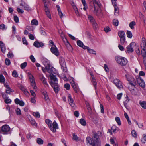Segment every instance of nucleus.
<instances>
[{"instance_id":"nucleus-1","label":"nucleus","mask_w":146,"mask_h":146,"mask_svg":"<svg viewBox=\"0 0 146 146\" xmlns=\"http://www.w3.org/2000/svg\"><path fill=\"white\" fill-rule=\"evenodd\" d=\"M46 123L48 125L50 130L53 132L56 131V129L58 128V125L55 121L53 123L52 121L49 119H46L45 120Z\"/></svg>"},{"instance_id":"nucleus-2","label":"nucleus","mask_w":146,"mask_h":146,"mask_svg":"<svg viewBox=\"0 0 146 146\" xmlns=\"http://www.w3.org/2000/svg\"><path fill=\"white\" fill-rule=\"evenodd\" d=\"M126 79L129 83V84L131 86L132 88L131 90H134L136 85V82L134 78L129 73H126L125 74Z\"/></svg>"},{"instance_id":"nucleus-3","label":"nucleus","mask_w":146,"mask_h":146,"mask_svg":"<svg viewBox=\"0 0 146 146\" xmlns=\"http://www.w3.org/2000/svg\"><path fill=\"white\" fill-rule=\"evenodd\" d=\"M115 59L117 62L122 66L125 65L128 62L126 58L120 56H117Z\"/></svg>"},{"instance_id":"nucleus-4","label":"nucleus","mask_w":146,"mask_h":146,"mask_svg":"<svg viewBox=\"0 0 146 146\" xmlns=\"http://www.w3.org/2000/svg\"><path fill=\"white\" fill-rule=\"evenodd\" d=\"M10 128L7 125H5L1 127L0 132L4 134H7L9 133Z\"/></svg>"},{"instance_id":"nucleus-5","label":"nucleus","mask_w":146,"mask_h":146,"mask_svg":"<svg viewBox=\"0 0 146 146\" xmlns=\"http://www.w3.org/2000/svg\"><path fill=\"white\" fill-rule=\"evenodd\" d=\"M96 140H94L92 138L90 137H87L86 139V142L87 144H89L92 146H95L96 144L98 145L99 143H96Z\"/></svg>"},{"instance_id":"nucleus-6","label":"nucleus","mask_w":146,"mask_h":146,"mask_svg":"<svg viewBox=\"0 0 146 146\" xmlns=\"http://www.w3.org/2000/svg\"><path fill=\"white\" fill-rule=\"evenodd\" d=\"M59 62L61 66V68L64 72L67 71V69L66 67V63L65 59L64 58H61L59 60Z\"/></svg>"},{"instance_id":"nucleus-7","label":"nucleus","mask_w":146,"mask_h":146,"mask_svg":"<svg viewBox=\"0 0 146 146\" xmlns=\"http://www.w3.org/2000/svg\"><path fill=\"white\" fill-rule=\"evenodd\" d=\"M50 84L53 88L56 93H57L60 90V88L58 83H54L52 81L50 82Z\"/></svg>"},{"instance_id":"nucleus-8","label":"nucleus","mask_w":146,"mask_h":146,"mask_svg":"<svg viewBox=\"0 0 146 146\" xmlns=\"http://www.w3.org/2000/svg\"><path fill=\"white\" fill-rule=\"evenodd\" d=\"M88 19L89 21L92 24L93 28L94 29H96L98 27L97 24L95 21L94 19L91 15H88Z\"/></svg>"},{"instance_id":"nucleus-9","label":"nucleus","mask_w":146,"mask_h":146,"mask_svg":"<svg viewBox=\"0 0 146 146\" xmlns=\"http://www.w3.org/2000/svg\"><path fill=\"white\" fill-rule=\"evenodd\" d=\"M45 68L47 72L50 73V74H52V72L53 71L54 68L51 67L50 64L49 63H47V64H44Z\"/></svg>"},{"instance_id":"nucleus-10","label":"nucleus","mask_w":146,"mask_h":146,"mask_svg":"<svg viewBox=\"0 0 146 146\" xmlns=\"http://www.w3.org/2000/svg\"><path fill=\"white\" fill-rule=\"evenodd\" d=\"M113 82L118 88L121 89L123 88L121 82L118 79H115L113 80Z\"/></svg>"},{"instance_id":"nucleus-11","label":"nucleus","mask_w":146,"mask_h":146,"mask_svg":"<svg viewBox=\"0 0 146 146\" xmlns=\"http://www.w3.org/2000/svg\"><path fill=\"white\" fill-rule=\"evenodd\" d=\"M20 5L23 7L24 9L27 11H29L31 10V8L29 7V6L25 2L22 1H21V3L20 4Z\"/></svg>"},{"instance_id":"nucleus-12","label":"nucleus","mask_w":146,"mask_h":146,"mask_svg":"<svg viewBox=\"0 0 146 146\" xmlns=\"http://www.w3.org/2000/svg\"><path fill=\"white\" fill-rule=\"evenodd\" d=\"M50 50L53 54L56 56H58L59 55V52L58 51V50L57 48L55 45H54V46H52L51 47Z\"/></svg>"},{"instance_id":"nucleus-13","label":"nucleus","mask_w":146,"mask_h":146,"mask_svg":"<svg viewBox=\"0 0 146 146\" xmlns=\"http://www.w3.org/2000/svg\"><path fill=\"white\" fill-rule=\"evenodd\" d=\"M99 133H101L100 132V131H98L97 133L95 131L93 132L92 137L96 139L95 141L96 143H99L100 142L99 139L98 138V135Z\"/></svg>"},{"instance_id":"nucleus-14","label":"nucleus","mask_w":146,"mask_h":146,"mask_svg":"<svg viewBox=\"0 0 146 146\" xmlns=\"http://www.w3.org/2000/svg\"><path fill=\"white\" fill-rule=\"evenodd\" d=\"M68 98L69 104L70 106H71L72 107H74L75 106V104L74 102V100L71 97L70 94H68Z\"/></svg>"},{"instance_id":"nucleus-15","label":"nucleus","mask_w":146,"mask_h":146,"mask_svg":"<svg viewBox=\"0 0 146 146\" xmlns=\"http://www.w3.org/2000/svg\"><path fill=\"white\" fill-rule=\"evenodd\" d=\"M4 86L6 88V93L9 94H10L11 92H13L14 90L10 88L9 85L6 84L4 83Z\"/></svg>"},{"instance_id":"nucleus-16","label":"nucleus","mask_w":146,"mask_h":146,"mask_svg":"<svg viewBox=\"0 0 146 146\" xmlns=\"http://www.w3.org/2000/svg\"><path fill=\"white\" fill-rule=\"evenodd\" d=\"M141 47V49H146V40L144 37H143L142 38Z\"/></svg>"},{"instance_id":"nucleus-17","label":"nucleus","mask_w":146,"mask_h":146,"mask_svg":"<svg viewBox=\"0 0 146 146\" xmlns=\"http://www.w3.org/2000/svg\"><path fill=\"white\" fill-rule=\"evenodd\" d=\"M134 42H131L127 47V51L129 53H131L134 50L133 47V45L134 44Z\"/></svg>"},{"instance_id":"nucleus-18","label":"nucleus","mask_w":146,"mask_h":146,"mask_svg":"<svg viewBox=\"0 0 146 146\" xmlns=\"http://www.w3.org/2000/svg\"><path fill=\"white\" fill-rule=\"evenodd\" d=\"M33 45L35 47L38 48L40 47H42L44 46V44L42 42H40L38 41H36L34 43Z\"/></svg>"},{"instance_id":"nucleus-19","label":"nucleus","mask_w":146,"mask_h":146,"mask_svg":"<svg viewBox=\"0 0 146 146\" xmlns=\"http://www.w3.org/2000/svg\"><path fill=\"white\" fill-rule=\"evenodd\" d=\"M40 79L45 87H48V85L46 81V80L43 75L40 76Z\"/></svg>"},{"instance_id":"nucleus-20","label":"nucleus","mask_w":146,"mask_h":146,"mask_svg":"<svg viewBox=\"0 0 146 146\" xmlns=\"http://www.w3.org/2000/svg\"><path fill=\"white\" fill-rule=\"evenodd\" d=\"M27 75L29 77V79L31 84L35 83V78L33 76L30 72L27 73Z\"/></svg>"},{"instance_id":"nucleus-21","label":"nucleus","mask_w":146,"mask_h":146,"mask_svg":"<svg viewBox=\"0 0 146 146\" xmlns=\"http://www.w3.org/2000/svg\"><path fill=\"white\" fill-rule=\"evenodd\" d=\"M137 83L142 88H144L145 86L144 81L141 78H138L137 79Z\"/></svg>"},{"instance_id":"nucleus-22","label":"nucleus","mask_w":146,"mask_h":146,"mask_svg":"<svg viewBox=\"0 0 146 146\" xmlns=\"http://www.w3.org/2000/svg\"><path fill=\"white\" fill-rule=\"evenodd\" d=\"M15 102L17 104H19L20 106H23L24 105L25 103L22 100H20L17 98L15 100Z\"/></svg>"},{"instance_id":"nucleus-23","label":"nucleus","mask_w":146,"mask_h":146,"mask_svg":"<svg viewBox=\"0 0 146 146\" xmlns=\"http://www.w3.org/2000/svg\"><path fill=\"white\" fill-rule=\"evenodd\" d=\"M50 79L52 80L54 83H58L57 78L56 77L52 74H50Z\"/></svg>"},{"instance_id":"nucleus-24","label":"nucleus","mask_w":146,"mask_h":146,"mask_svg":"<svg viewBox=\"0 0 146 146\" xmlns=\"http://www.w3.org/2000/svg\"><path fill=\"white\" fill-rule=\"evenodd\" d=\"M0 43L1 50L2 52L5 53L6 50V48L5 44L3 43V42L2 41H0Z\"/></svg>"},{"instance_id":"nucleus-25","label":"nucleus","mask_w":146,"mask_h":146,"mask_svg":"<svg viewBox=\"0 0 146 146\" xmlns=\"http://www.w3.org/2000/svg\"><path fill=\"white\" fill-rule=\"evenodd\" d=\"M71 85L72 88H73L74 91L76 92V93H77L78 92V87L77 85H76L74 83V82L73 81H72V82H71Z\"/></svg>"},{"instance_id":"nucleus-26","label":"nucleus","mask_w":146,"mask_h":146,"mask_svg":"<svg viewBox=\"0 0 146 146\" xmlns=\"http://www.w3.org/2000/svg\"><path fill=\"white\" fill-rule=\"evenodd\" d=\"M118 35L120 38L125 37V32L123 31H119L118 32Z\"/></svg>"},{"instance_id":"nucleus-27","label":"nucleus","mask_w":146,"mask_h":146,"mask_svg":"<svg viewBox=\"0 0 146 146\" xmlns=\"http://www.w3.org/2000/svg\"><path fill=\"white\" fill-rule=\"evenodd\" d=\"M56 6L59 15L60 16V17L61 18H63L64 16V15L61 11V10L59 6L58 5H57Z\"/></svg>"},{"instance_id":"nucleus-28","label":"nucleus","mask_w":146,"mask_h":146,"mask_svg":"<svg viewBox=\"0 0 146 146\" xmlns=\"http://www.w3.org/2000/svg\"><path fill=\"white\" fill-rule=\"evenodd\" d=\"M77 45L84 49H86V46L84 45L83 42L80 40H78L77 41Z\"/></svg>"},{"instance_id":"nucleus-29","label":"nucleus","mask_w":146,"mask_h":146,"mask_svg":"<svg viewBox=\"0 0 146 146\" xmlns=\"http://www.w3.org/2000/svg\"><path fill=\"white\" fill-rule=\"evenodd\" d=\"M43 95L44 96V99L47 102H48L49 101V98L48 96V95L47 92H44L42 93Z\"/></svg>"},{"instance_id":"nucleus-30","label":"nucleus","mask_w":146,"mask_h":146,"mask_svg":"<svg viewBox=\"0 0 146 146\" xmlns=\"http://www.w3.org/2000/svg\"><path fill=\"white\" fill-rule=\"evenodd\" d=\"M92 82L93 83V85L94 87V88L96 89V84L97 83L96 81V80L95 79V77L94 76H92Z\"/></svg>"},{"instance_id":"nucleus-31","label":"nucleus","mask_w":146,"mask_h":146,"mask_svg":"<svg viewBox=\"0 0 146 146\" xmlns=\"http://www.w3.org/2000/svg\"><path fill=\"white\" fill-rule=\"evenodd\" d=\"M139 104L145 109H146V102L145 101H140Z\"/></svg>"},{"instance_id":"nucleus-32","label":"nucleus","mask_w":146,"mask_h":146,"mask_svg":"<svg viewBox=\"0 0 146 146\" xmlns=\"http://www.w3.org/2000/svg\"><path fill=\"white\" fill-rule=\"evenodd\" d=\"M86 49H87L88 50V52L90 53H92L96 54V52L93 49H90V48L87 46H86Z\"/></svg>"},{"instance_id":"nucleus-33","label":"nucleus","mask_w":146,"mask_h":146,"mask_svg":"<svg viewBox=\"0 0 146 146\" xmlns=\"http://www.w3.org/2000/svg\"><path fill=\"white\" fill-rule=\"evenodd\" d=\"M127 36L129 38H131L133 36L132 32L130 31H127L126 33Z\"/></svg>"},{"instance_id":"nucleus-34","label":"nucleus","mask_w":146,"mask_h":146,"mask_svg":"<svg viewBox=\"0 0 146 146\" xmlns=\"http://www.w3.org/2000/svg\"><path fill=\"white\" fill-rule=\"evenodd\" d=\"M136 25V23L134 21H133L131 22L129 24V26L132 29H134V26Z\"/></svg>"},{"instance_id":"nucleus-35","label":"nucleus","mask_w":146,"mask_h":146,"mask_svg":"<svg viewBox=\"0 0 146 146\" xmlns=\"http://www.w3.org/2000/svg\"><path fill=\"white\" fill-rule=\"evenodd\" d=\"M31 24L32 25H37L38 24V21L35 19L32 20Z\"/></svg>"},{"instance_id":"nucleus-36","label":"nucleus","mask_w":146,"mask_h":146,"mask_svg":"<svg viewBox=\"0 0 146 146\" xmlns=\"http://www.w3.org/2000/svg\"><path fill=\"white\" fill-rule=\"evenodd\" d=\"M141 53L143 58L146 57V49H142L141 50Z\"/></svg>"},{"instance_id":"nucleus-37","label":"nucleus","mask_w":146,"mask_h":146,"mask_svg":"<svg viewBox=\"0 0 146 146\" xmlns=\"http://www.w3.org/2000/svg\"><path fill=\"white\" fill-rule=\"evenodd\" d=\"M126 99L125 101L123 102L124 106L126 108L127 104L129 102L130 100V99L127 96H126L125 97Z\"/></svg>"},{"instance_id":"nucleus-38","label":"nucleus","mask_w":146,"mask_h":146,"mask_svg":"<svg viewBox=\"0 0 146 146\" xmlns=\"http://www.w3.org/2000/svg\"><path fill=\"white\" fill-rule=\"evenodd\" d=\"M94 6V13H96V14L97 13V11L98 10V7H99L98 6L97 4H93ZM100 6H101V5H100Z\"/></svg>"},{"instance_id":"nucleus-39","label":"nucleus","mask_w":146,"mask_h":146,"mask_svg":"<svg viewBox=\"0 0 146 146\" xmlns=\"http://www.w3.org/2000/svg\"><path fill=\"white\" fill-rule=\"evenodd\" d=\"M120 42L121 45H123L126 42L125 41V37L120 38Z\"/></svg>"},{"instance_id":"nucleus-40","label":"nucleus","mask_w":146,"mask_h":146,"mask_svg":"<svg viewBox=\"0 0 146 146\" xmlns=\"http://www.w3.org/2000/svg\"><path fill=\"white\" fill-rule=\"evenodd\" d=\"M141 141L143 143H145L146 141V134H144L143 135V137L141 139Z\"/></svg>"},{"instance_id":"nucleus-41","label":"nucleus","mask_w":146,"mask_h":146,"mask_svg":"<svg viewBox=\"0 0 146 146\" xmlns=\"http://www.w3.org/2000/svg\"><path fill=\"white\" fill-rule=\"evenodd\" d=\"M115 121L119 125H121V123L120 121V119L119 117H115Z\"/></svg>"},{"instance_id":"nucleus-42","label":"nucleus","mask_w":146,"mask_h":146,"mask_svg":"<svg viewBox=\"0 0 146 146\" xmlns=\"http://www.w3.org/2000/svg\"><path fill=\"white\" fill-rule=\"evenodd\" d=\"M113 24L115 26H117L118 25L119 21L118 20L116 19H114L113 21Z\"/></svg>"},{"instance_id":"nucleus-43","label":"nucleus","mask_w":146,"mask_h":146,"mask_svg":"<svg viewBox=\"0 0 146 146\" xmlns=\"http://www.w3.org/2000/svg\"><path fill=\"white\" fill-rule=\"evenodd\" d=\"M5 80L4 76L2 75H0V82L4 83Z\"/></svg>"},{"instance_id":"nucleus-44","label":"nucleus","mask_w":146,"mask_h":146,"mask_svg":"<svg viewBox=\"0 0 146 146\" xmlns=\"http://www.w3.org/2000/svg\"><path fill=\"white\" fill-rule=\"evenodd\" d=\"M33 115L36 117L39 118L40 117V115L38 112H33Z\"/></svg>"},{"instance_id":"nucleus-45","label":"nucleus","mask_w":146,"mask_h":146,"mask_svg":"<svg viewBox=\"0 0 146 146\" xmlns=\"http://www.w3.org/2000/svg\"><path fill=\"white\" fill-rule=\"evenodd\" d=\"M37 142L38 144H42L43 143V141L41 138H38L37 139Z\"/></svg>"},{"instance_id":"nucleus-46","label":"nucleus","mask_w":146,"mask_h":146,"mask_svg":"<svg viewBox=\"0 0 146 146\" xmlns=\"http://www.w3.org/2000/svg\"><path fill=\"white\" fill-rule=\"evenodd\" d=\"M80 122L81 124L82 125L85 126L86 125V122L85 120L83 119H80Z\"/></svg>"},{"instance_id":"nucleus-47","label":"nucleus","mask_w":146,"mask_h":146,"mask_svg":"<svg viewBox=\"0 0 146 146\" xmlns=\"http://www.w3.org/2000/svg\"><path fill=\"white\" fill-rule=\"evenodd\" d=\"M66 46L68 49L69 51L72 50V47L69 43H67V44H66Z\"/></svg>"},{"instance_id":"nucleus-48","label":"nucleus","mask_w":146,"mask_h":146,"mask_svg":"<svg viewBox=\"0 0 146 146\" xmlns=\"http://www.w3.org/2000/svg\"><path fill=\"white\" fill-rule=\"evenodd\" d=\"M5 62L6 65L7 66L11 64V62L10 60L7 58L5 59Z\"/></svg>"},{"instance_id":"nucleus-49","label":"nucleus","mask_w":146,"mask_h":146,"mask_svg":"<svg viewBox=\"0 0 146 146\" xmlns=\"http://www.w3.org/2000/svg\"><path fill=\"white\" fill-rule=\"evenodd\" d=\"M31 123L33 126L35 127H36L37 125V123L35 121L34 119H31Z\"/></svg>"},{"instance_id":"nucleus-50","label":"nucleus","mask_w":146,"mask_h":146,"mask_svg":"<svg viewBox=\"0 0 146 146\" xmlns=\"http://www.w3.org/2000/svg\"><path fill=\"white\" fill-rule=\"evenodd\" d=\"M31 85L33 87V89L34 91H36V89L37 88V86H36L35 83H34L31 84Z\"/></svg>"},{"instance_id":"nucleus-51","label":"nucleus","mask_w":146,"mask_h":146,"mask_svg":"<svg viewBox=\"0 0 146 146\" xmlns=\"http://www.w3.org/2000/svg\"><path fill=\"white\" fill-rule=\"evenodd\" d=\"M27 64V63L25 62L22 63L20 65V67L21 69H24L25 68Z\"/></svg>"},{"instance_id":"nucleus-52","label":"nucleus","mask_w":146,"mask_h":146,"mask_svg":"<svg viewBox=\"0 0 146 146\" xmlns=\"http://www.w3.org/2000/svg\"><path fill=\"white\" fill-rule=\"evenodd\" d=\"M12 76L15 77H18V75L16 70L13 71L12 73Z\"/></svg>"},{"instance_id":"nucleus-53","label":"nucleus","mask_w":146,"mask_h":146,"mask_svg":"<svg viewBox=\"0 0 146 146\" xmlns=\"http://www.w3.org/2000/svg\"><path fill=\"white\" fill-rule=\"evenodd\" d=\"M73 138L72 139L74 140H77L78 139V137L76 134L75 133H74L72 134Z\"/></svg>"},{"instance_id":"nucleus-54","label":"nucleus","mask_w":146,"mask_h":146,"mask_svg":"<svg viewBox=\"0 0 146 146\" xmlns=\"http://www.w3.org/2000/svg\"><path fill=\"white\" fill-rule=\"evenodd\" d=\"M132 135L133 137L136 138L137 137V135L136 133L135 130H133L131 131Z\"/></svg>"},{"instance_id":"nucleus-55","label":"nucleus","mask_w":146,"mask_h":146,"mask_svg":"<svg viewBox=\"0 0 146 146\" xmlns=\"http://www.w3.org/2000/svg\"><path fill=\"white\" fill-rule=\"evenodd\" d=\"M93 2V4H97V5L99 7L100 6V3L98 1H97L96 0H92Z\"/></svg>"},{"instance_id":"nucleus-56","label":"nucleus","mask_w":146,"mask_h":146,"mask_svg":"<svg viewBox=\"0 0 146 146\" xmlns=\"http://www.w3.org/2000/svg\"><path fill=\"white\" fill-rule=\"evenodd\" d=\"M15 112L18 115H20L21 114V111L19 108H17L15 110Z\"/></svg>"},{"instance_id":"nucleus-57","label":"nucleus","mask_w":146,"mask_h":146,"mask_svg":"<svg viewBox=\"0 0 146 146\" xmlns=\"http://www.w3.org/2000/svg\"><path fill=\"white\" fill-rule=\"evenodd\" d=\"M58 33L59 34H60V36L61 37V38L65 37L64 34L63 33L62 31L61 30H59Z\"/></svg>"},{"instance_id":"nucleus-58","label":"nucleus","mask_w":146,"mask_h":146,"mask_svg":"<svg viewBox=\"0 0 146 146\" xmlns=\"http://www.w3.org/2000/svg\"><path fill=\"white\" fill-rule=\"evenodd\" d=\"M62 38L64 43L65 45H66V44H67V43H69L67 41L66 38H65V37H63V38Z\"/></svg>"},{"instance_id":"nucleus-59","label":"nucleus","mask_w":146,"mask_h":146,"mask_svg":"<svg viewBox=\"0 0 146 146\" xmlns=\"http://www.w3.org/2000/svg\"><path fill=\"white\" fill-rule=\"evenodd\" d=\"M7 56L9 58H11L13 57L14 55L12 52H9L7 54Z\"/></svg>"},{"instance_id":"nucleus-60","label":"nucleus","mask_w":146,"mask_h":146,"mask_svg":"<svg viewBox=\"0 0 146 146\" xmlns=\"http://www.w3.org/2000/svg\"><path fill=\"white\" fill-rule=\"evenodd\" d=\"M35 92V91H33L32 90H31L30 91V92L32 96H33V97H36V96Z\"/></svg>"},{"instance_id":"nucleus-61","label":"nucleus","mask_w":146,"mask_h":146,"mask_svg":"<svg viewBox=\"0 0 146 146\" xmlns=\"http://www.w3.org/2000/svg\"><path fill=\"white\" fill-rule=\"evenodd\" d=\"M104 31L106 33H107L110 31L111 29L108 27H106L104 28Z\"/></svg>"},{"instance_id":"nucleus-62","label":"nucleus","mask_w":146,"mask_h":146,"mask_svg":"<svg viewBox=\"0 0 146 146\" xmlns=\"http://www.w3.org/2000/svg\"><path fill=\"white\" fill-rule=\"evenodd\" d=\"M29 38L31 40H34L35 39L34 36L33 35L31 34H29Z\"/></svg>"},{"instance_id":"nucleus-63","label":"nucleus","mask_w":146,"mask_h":146,"mask_svg":"<svg viewBox=\"0 0 146 146\" xmlns=\"http://www.w3.org/2000/svg\"><path fill=\"white\" fill-rule=\"evenodd\" d=\"M30 58L33 62H35V59L33 55H31L30 56Z\"/></svg>"},{"instance_id":"nucleus-64","label":"nucleus","mask_w":146,"mask_h":146,"mask_svg":"<svg viewBox=\"0 0 146 146\" xmlns=\"http://www.w3.org/2000/svg\"><path fill=\"white\" fill-rule=\"evenodd\" d=\"M17 10L18 13H23L24 12L23 10L19 8H17Z\"/></svg>"}]
</instances>
